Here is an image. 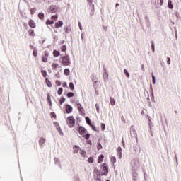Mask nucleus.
Here are the masks:
<instances>
[{"label": "nucleus", "instance_id": "nucleus-37", "mask_svg": "<svg viewBox=\"0 0 181 181\" xmlns=\"http://www.w3.org/2000/svg\"><path fill=\"white\" fill-rule=\"evenodd\" d=\"M47 101L50 105V107H52V100H50V96L49 95H47Z\"/></svg>", "mask_w": 181, "mask_h": 181}, {"label": "nucleus", "instance_id": "nucleus-54", "mask_svg": "<svg viewBox=\"0 0 181 181\" xmlns=\"http://www.w3.org/2000/svg\"><path fill=\"white\" fill-rule=\"evenodd\" d=\"M167 64H170V57H167Z\"/></svg>", "mask_w": 181, "mask_h": 181}, {"label": "nucleus", "instance_id": "nucleus-25", "mask_svg": "<svg viewBox=\"0 0 181 181\" xmlns=\"http://www.w3.org/2000/svg\"><path fill=\"white\" fill-rule=\"evenodd\" d=\"M54 23V21H52L50 19H48L46 22V24L47 25H53Z\"/></svg>", "mask_w": 181, "mask_h": 181}, {"label": "nucleus", "instance_id": "nucleus-52", "mask_svg": "<svg viewBox=\"0 0 181 181\" xmlns=\"http://www.w3.org/2000/svg\"><path fill=\"white\" fill-rule=\"evenodd\" d=\"M133 151L134 152H136L138 151V146H133Z\"/></svg>", "mask_w": 181, "mask_h": 181}, {"label": "nucleus", "instance_id": "nucleus-15", "mask_svg": "<svg viewBox=\"0 0 181 181\" xmlns=\"http://www.w3.org/2000/svg\"><path fill=\"white\" fill-rule=\"evenodd\" d=\"M63 26V21H59L58 23H55V28L59 29V28H62Z\"/></svg>", "mask_w": 181, "mask_h": 181}, {"label": "nucleus", "instance_id": "nucleus-36", "mask_svg": "<svg viewBox=\"0 0 181 181\" xmlns=\"http://www.w3.org/2000/svg\"><path fill=\"white\" fill-rule=\"evenodd\" d=\"M61 50L62 52H66V50H67V47H66V45H62L61 47Z\"/></svg>", "mask_w": 181, "mask_h": 181}, {"label": "nucleus", "instance_id": "nucleus-47", "mask_svg": "<svg viewBox=\"0 0 181 181\" xmlns=\"http://www.w3.org/2000/svg\"><path fill=\"white\" fill-rule=\"evenodd\" d=\"M33 54L35 57H37V51L34 49L33 52Z\"/></svg>", "mask_w": 181, "mask_h": 181}, {"label": "nucleus", "instance_id": "nucleus-45", "mask_svg": "<svg viewBox=\"0 0 181 181\" xmlns=\"http://www.w3.org/2000/svg\"><path fill=\"white\" fill-rule=\"evenodd\" d=\"M35 11H36V8H30V13H31V15H33Z\"/></svg>", "mask_w": 181, "mask_h": 181}, {"label": "nucleus", "instance_id": "nucleus-2", "mask_svg": "<svg viewBox=\"0 0 181 181\" xmlns=\"http://www.w3.org/2000/svg\"><path fill=\"white\" fill-rule=\"evenodd\" d=\"M63 66H70V57L69 56L61 57Z\"/></svg>", "mask_w": 181, "mask_h": 181}, {"label": "nucleus", "instance_id": "nucleus-1", "mask_svg": "<svg viewBox=\"0 0 181 181\" xmlns=\"http://www.w3.org/2000/svg\"><path fill=\"white\" fill-rule=\"evenodd\" d=\"M131 166L133 170L132 172L133 180H136V179H138V173H136L135 170H138V169H139V167L141 166V164L139 163V158L133 159L131 161Z\"/></svg>", "mask_w": 181, "mask_h": 181}, {"label": "nucleus", "instance_id": "nucleus-18", "mask_svg": "<svg viewBox=\"0 0 181 181\" xmlns=\"http://www.w3.org/2000/svg\"><path fill=\"white\" fill-rule=\"evenodd\" d=\"M110 103L111 105H112V106L115 105V99H114L113 98H110Z\"/></svg>", "mask_w": 181, "mask_h": 181}, {"label": "nucleus", "instance_id": "nucleus-10", "mask_svg": "<svg viewBox=\"0 0 181 181\" xmlns=\"http://www.w3.org/2000/svg\"><path fill=\"white\" fill-rule=\"evenodd\" d=\"M66 111L67 114H70L73 111V107L70 105H66Z\"/></svg>", "mask_w": 181, "mask_h": 181}, {"label": "nucleus", "instance_id": "nucleus-11", "mask_svg": "<svg viewBox=\"0 0 181 181\" xmlns=\"http://www.w3.org/2000/svg\"><path fill=\"white\" fill-rule=\"evenodd\" d=\"M103 78L105 81H108V72H107L105 69H104Z\"/></svg>", "mask_w": 181, "mask_h": 181}, {"label": "nucleus", "instance_id": "nucleus-22", "mask_svg": "<svg viewBox=\"0 0 181 181\" xmlns=\"http://www.w3.org/2000/svg\"><path fill=\"white\" fill-rule=\"evenodd\" d=\"M168 7H169V8H170V9H173V4H172V1L168 0Z\"/></svg>", "mask_w": 181, "mask_h": 181}, {"label": "nucleus", "instance_id": "nucleus-63", "mask_svg": "<svg viewBox=\"0 0 181 181\" xmlns=\"http://www.w3.org/2000/svg\"><path fill=\"white\" fill-rule=\"evenodd\" d=\"M51 115H52L54 118H56V114L54 112H51Z\"/></svg>", "mask_w": 181, "mask_h": 181}, {"label": "nucleus", "instance_id": "nucleus-5", "mask_svg": "<svg viewBox=\"0 0 181 181\" xmlns=\"http://www.w3.org/2000/svg\"><path fill=\"white\" fill-rule=\"evenodd\" d=\"M103 175L108 174V165L107 163H103L102 165Z\"/></svg>", "mask_w": 181, "mask_h": 181}, {"label": "nucleus", "instance_id": "nucleus-24", "mask_svg": "<svg viewBox=\"0 0 181 181\" xmlns=\"http://www.w3.org/2000/svg\"><path fill=\"white\" fill-rule=\"evenodd\" d=\"M89 5V9L92 11H95V8H94V4L91 3V4H88Z\"/></svg>", "mask_w": 181, "mask_h": 181}, {"label": "nucleus", "instance_id": "nucleus-13", "mask_svg": "<svg viewBox=\"0 0 181 181\" xmlns=\"http://www.w3.org/2000/svg\"><path fill=\"white\" fill-rule=\"evenodd\" d=\"M45 142H46V140L43 137H41L39 140L40 146L43 147V145L45 144Z\"/></svg>", "mask_w": 181, "mask_h": 181}, {"label": "nucleus", "instance_id": "nucleus-34", "mask_svg": "<svg viewBox=\"0 0 181 181\" xmlns=\"http://www.w3.org/2000/svg\"><path fill=\"white\" fill-rule=\"evenodd\" d=\"M28 33L30 36H35V31L33 30H30Z\"/></svg>", "mask_w": 181, "mask_h": 181}, {"label": "nucleus", "instance_id": "nucleus-59", "mask_svg": "<svg viewBox=\"0 0 181 181\" xmlns=\"http://www.w3.org/2000/svg\"><path fill=\"white\" fill-rule=\"evenodd\" d=\"M87 2L88 5H91V4H93V0H87Z\"/></svg>", "mask_w": 181, "mask_h": 181}, {"label": "nucleus", "instance_id": "nucleus-51", "mask_svg": "<svg viewBox=\"0 0 181 181\" xmlns=\"http://www.w3.org/2000/svg\"><path fill=\"white\" fill-rule=\"evenodd\" d=\"M90 127H92V129H93V131L97 132V128L95 127V126L93 125V124H90Z\"/></svg>", "mask_w": 181, "mask_h": 181}, {"label": "nucleus", "instance_id": "nucleus-16", "mask_svg": "<svg viewBox=\"0 0 181 181\" xmlns=\"http://www.w3.org/2000/svg\"><path fill=\"white\" fill-rule=\"evenodd\" d=\"M103 160H104V155L103 154L100 155L98 158V163H101V162H103Z\"/></svg>", "mask_w": 181, "mask_h": 181}, {"label": "nucleus", "instance_id": "nucleus-50", "mask_svg": "<svg viewBox=\"0 0 181 181\" xmlns=\"http://www.w3.org/2000/svg\"><path fill=\"white\" fill-rule=\"evenodd\" d=\"M42 60L44 63H47V58L46 57H42Z\"/></svg>", "mask_w": 181, "mask_h": 181}, {"label": "nucleus", "instance_id": "nucleus-43", "mask_svg": "<svg viewBox=\"0 0 181 181\" xmlns=\"http://www.w3.org/2000/svg\"><path fill=\"white\" fill-rule=\"evenodd\" d=\"M52 69H56L57 67H59V64H52Z\"/></svg>", "mask_w": 181, "mask_h": 181}, {"label": "nucleus", "instance_id": "nucleus-56", "mask_svg": "<svg viewBox=\"0 0 181 181\" xmlns=\"http://www.w3.org/2000/svg\"><path fill=\"white\" fill-rule=\"evenodd\" d=\"M103 28L104 30H105V32H107V30H108V26L103 25Z\"/></svg>", "mask_w": 181, "mask_h": 181}, {"label": "nucleus", "instance_id": "nucleus-64", "mask_svg": "<svg viewBox=\"0 0 181 181\" xmlns=\"http://www.w3.org/2000/svg\"><path fill=\"white\" fill-rule=\"evenodd\" d=\"M175 158L176 163H177V156H176V154L175 155Z\"/></svg>", "mask_w": 181, "mask_h": 181}, {"label": "nucleus", "instance_id": "nucleus-20", "mask_svg": "<svg viewBox=\"0 0 181 181\" xmlns=\"http://www.w3.org/2000/svg\"><path fill=\"white\" fill-rule=\"evenodd\" d=\"M66 97H68V98H71V97H74V93L72 92H69L66 94Z\"/></svg>", "mask_w": 181, "mask_h": 181}, {"label": "nucleus", "instance_id": "nucleus-27", "mask_svg": "<svg viewBox=\"0 0 181 181\" xmlns=\"http://www.w3.org/2000/svg\"><path fill=\"white\" fill-rule=\"evenodd\" d=\"M86 123L88 124V125H91V124H91V120L89 119L88 117H86Z\"/></svg>", "mask_w": 181, "mask_h": 181}, {"label": "nucleus", "instance_id": "nucleus-46", "mask_svg": "<svg viewBox=\"0 0 181 181\" xmlns=\"http://www.w3.org/2000/svg\"><path fill=\"white\" fill-rule=\"evenodd\" d=\"M80 154L82 155V156H86V151L83 150H81Z\"/></svg>", "mask_w": 181, "mask_h": 181}, {"label": "nucleus", "instance_id": "nucleus-35", "mask_svg": "<svg viewBox=\"0 0 181 181\" xmlns=\"http://www.w3.org/2000/svg\"><path fill=\"white\" fill-rule=\"evenodd\" d=\"M58 131L59 135H61V136H63L64 134L63 132L62 131V128L58 127V129L57 130Z\"/></svg>", "mask_w": 181, "mask_h": 181}, {"label": "nucleus", "instance_id": "nucleus-42", "mask_svg": "<svg viewBox=\"0 0 181 181\" xmlns=\"http://www.w3.org/2000/svg\"><path fill=\"white\" fill-rule=\"evenodd\" d=\"M151 49H152L153 53H155V44H153V41H152Z\"/></svg>", "mask_w": 181, "mask_h": 181}, {"label": "nucleus", "instance_id": "nucleus-55", "mask_svg": "<svg viewBox=\"0 0 181 181\" xmlns=\"http://www.w3.org/2000/svg\"><path fill=\"white\" fill-rule=\"evenodd\" d=\"M56 84L57 86H62V82H60V81H56Z\"/></svg>", "mask_w": 181, "mask_h": 181}, {"label": "nucleus", "instance_id": "nucleus-12", "mask_svg": "<svg viewBox=\"0 0 181 181\" xmlns=\"http://www.w3.org/2000/svg\"><path fill=\"white\" fill-rule=\"evenodd\" d=\"M29 26L33 29H35V28H36V23H35L33 20H30Z\"/></svg>", "mask_w": 181, "mask_h": 181}, {"label": "nucleus", "instance_id": "nucleus-32", "mask_svg": "<svg viewBox=\"0 0 181 181\" xmlns=\"http://www.w3.org/2000/svg\"><path fill=\"white\" fill-rule=\"evenodd\" d=\"M38 17L40 18V19H43L45 18V13H40L38 14Z\"/></svg>", "mask_w": 181, "mask_h": 181}, {"label": "nucleus", "instance_id": "nucleus-26", "mask_svg": "<svg viewBox=\"0 0 181 181\" xmlns=\"http://www.w3.org/2000/svg\"><path fill=\"white\" fill-rule=\"evenodd\" d=\"M64 74H65L66 76H70V69H64Z\"/></svg>", "mask_w": 181, "mask_h": 181}, {"label": "nucleus", "instance_id": "nucleus-44", "mask_svg": "<svg viewBox=\"0 0 181 181\" xmlns=\"http://www.w3.org/2000/svg\"><path fill=\"white\" fill-rule=\"evenodd\" d=\"M54 124V126L56 127L57 130H58L59 128H60V124H59L57 122H55Z\"/></svg>", "mask_w": 181, "mask_h": 181}, {"label": "nucleus", "instance_id": "nucleus-6", "mask_svg": "<svg viewBox=\"0 0 181 181\" xmlns=\"http://www.w3.org/2000/svg\"><path fill=\"white\" fill-rule=\"evenodd\" d=\"M77 107H78V110L80 114H81V115H85V113H84V112H85V111H84V107H83V106L81 105V104L78 103Z\"/></svg>", "mask_w": 181, "mask_h": 181}, {"label": "nucleus", "instance_id": "nucleus-4", "mask_svg": "<svg viewBox=\"0 0 181 181\" xmlns=\"http://www.w3.org/2000/svg\"><path fill=\"white\" fill-rule=\"evenodd\" d=\"M59 11V6L56 5H51L48 7L49 13H56Z\"/></svg>", "mask_w": 181, "mask_h": 181}, {"label": "nucleus", "instance_id": "nucleus-21", "mask_svg": "<svg viewBox=\"0 0 181 181\" xmlns=\"http://www.w3.org/2000/svg\"><path fill=\"white\" fill-rule=\"evenodd\" d=\"M124 73L126 77H127L128 78H129V77H130L131 75L129 74V72H128V70L124 69Z\"/></svg>", "mask_w": 181, "mask_h": 181}, {"label": "nucleus", "instance_id": "nucleus-49", "mask_svg": "<svg viewBox=\"0 0 181 181\" xmlns=\"http://www.w3.org/2000/svg\"><path fill=\"white\" fill-rule=\"evenodd\" d=\"M101 129L102 131H104L105 129V124L104 123L101 124Z\"/></svg>", "mask_w": 181, "mask_h": 181}, {"label": "nucleus", "instance_id": "nucleus-41", "mask_svg": "<svg viewBox=\"0 0 181 181\" xmlns=\"http://www.w3.org/2000/svg\"><path fill=\"white\" fill-rule=\"evenodd\" d=\"M86 141L90 139V134H86L85 136H82Z\"/></svg>", "mask_w": 181, "mask_h": 181}, {"label": "nucleus", "instance_id": "nucleus-38", "mask_svg": "<svg viewBox=\"0 0 181 181\" xmlns=\"http://www.w3.org/2000/svg\"><path fill=\"white\" fill-rule=\"evenodd\" d=\"M152 78H153V84H156V78L155 77V75L152 74Z\"/></svg>", "mask_w": 181, "mask_h": 181}, {"label": "nucleus", "instance_id": "nucleus-28", "mask_svg": "<svg viewBox=\"0 0 181 181\" xmlns=\"http://www.w3.org/2000/svg\"><path fill=\"white\" fill-rule=\"evenodd\" d=\"M63 93V88H59L57 90L58 95H62V93Z\"/></svg>", "mask_w": 181, "mask_h": 181}, {"label": "nucleus", "instance_id": "nucleus-62", "mask_svg": "<svg viewBox=\"0 0 181 181\" xmlns=\"http://www.w3.org/2000/svg\"><path fill=\"white\" fill-rule=\"evenodd\" d=\"M118 154L119 155V159H121L122 158V151L119 152Z\"/></svg>", "mask_w": 181, "mask_h": 181}, {"label": "nucleus", "instance_id": "nucleus-17", "mask_svg": "<svg viewBox=\"0 0 181 181\" xmlns=\"http://www.w3.org/2000/svg\"><path fill=\"white\" fill-rule=\"evenodd\" d=\"M53 54L54 57H59V56H60V52L57 50H54Z\"/></svg>", "mask_w": 181, "mask_h": 181}, {"label": "nucleus", "instance_id": "nucleus-60", "mask_svg": "<svg viewBox=\"0 0 181 181\" xmlns=\"http://www.w3.org/2000/svg\"><path fill=\"white\" fill-rule=\"evenodd\" d=\"M117 151L119 152H122V148H121V146H119L117 148Z\"/></svg>", "mask_w": 181, "mask_h": 181}, {"label": "nucleus", "instance_id": "nucleus-33", "mask_svg": "<svg viewBox=\"0 0 181 181\" xmlns=\"http://www.w3.org/2000/svg\"><path fill=\"white\" fill-rule=\"evenodd\" d=\"M69 88L70 90H74V83H73V82L69 83Z\"/></svg>", "mask_w": 181, "mask_h": 181}, {"label": "nucleus", "instance_id": "nucleus-29", "mask_svg": "<svg viewBox=\"0 0 181 181\" xmlns=\"http://www.w3.org/2000/svg\"><path fill=\"white\" fill-rule=\"evenodd\" d=\"M150 93H151V97L153 100V89L152 88V84L150 85Z\"/></svg>", "mask_w": 181, "mask_h": 181}, {"label": "nucleus", "instance_id": "nucleus-3", "mask_svg": "<svg viewBox=\"0 0 181 181\" xmlns=\"http://www.w3.org/2000/svg\"><path fill=\"white\" fill-rule=\"evenodd\" d=\"M67 124L69 128H73L76 124V119L72 116H70L67 118Z\"/></svg>", "mask_w": 181, "mask_h": 181}, {"label": "nucleus", "instance_id": "nucleus-40", "mask_svg": "<svg viewBox=\"0 0 181 181\" xmlns=\"http://www.w3.org/2000/svg\"><path fill=\"white\" fill-rule=\"evenodd\" d=\"M88 162H89V163H93V162H94V158L93 157H89Z\"/></svg>", "mask_w": 181, "mask_h": 181}, {"label": "nucleus", "instance_id": "nucleus-57", "mask_svg": "<svg viewBox=\"0 0 181 181\" xmlns=\"http://www.w3.org/2000/svg\"><path fill=\"white\" fill-rule=\"evenodd\" d=\"M78 26H79L80 30H83V27L81 26V22H78Z\"/></svg>", "mask_w": 181, "mask_h": 181}, {"label": "nucleus", "instance_id": "nucleus-8", "mask_svg": "<svg viewBox=\"0 0 181 181\" xmlns=\"http://www.w3.org/2000/svg\"><path fill=\"white\" fill-rule=\"evenodd\" d=\"M130 129H131V131L133 132L134 136L136 138V144H138V134H136V131L135 130V127L132 126Z\"/></svg>", "mask_w": 181, "mask_h": 181}, {"label": "nucleus", "instance_id": "nucleus-23", "mask_svg": "<svg viewBox=\"0 0 181 181\" xmlns=\"http://www.w3.org/2000/svg\"><path fill=\"white\" fill-rule=\"evenodd\" d=\"M65 101H66V98L64 97L61 98V99L59 100L60 105H63V103H64Z\"/></svg>", "mask_w": 181, "mask_h": 181}, {"label": "nucleus", "instance_id": "nucleus-14", "mask_svg": "<svg viewBox=\"0 0 181 181\" xmlns=\"http://www.w3.org/2000/svg\"><path fill=\"white\" fill-rule=\"evenodd\" d=\"M73 149H74V153H78V151H80V147L78 146H77V145H75V146H74V147H73Z\"/></svg>", "mask_w": 181, "mask_h": 181}, {"label": "nucleus", "instance_id": "nucleus-61", "mask_svg": "<svg viewBox=\"0 0 181 181\" xmlns=\"http://www.w3.org/2000/svg\"><path fill=\"white\" fill-rule=\"evenodd\" d=\"M58 16L57 15H54L52 16V19H57Z\"/></svg>", "mask_w": 181, "mask_h": 181}, {"label": "nucleus", "instance_id": "nucleus-7", "mask_svg": "<svg viewBox=\"0 0 181 181\" xmlns=\"http://www.w3.org/2000/svg\"><path fill=\"white\" fill-rule=\"evenodd\" d=\"M78 131H79L80 135H84V134H87V129H86V128H84L82 126H80L78 127Z\"/></svg>", "mask_w": 181, "mask_h": 181}, {"label": "nucleus", "instance_id": "nucleus-58", "mask_svg": "<svg viewBox=\"0 0 181 181\" xmlns=\"http://www.w3.org/2000/svg\"><path fill=\"white\" fill-rule=\"evenodd\" d=\"M94 12H95V11H90V18H92V16H94Z\"/></svg>", "mask_w": 181, "mask_h": 181}, {"label": "nucleus", "instance_id": "nucleus-19", "mask_svg": "<svg viewBox=\"0 0 181 181\" xmlns=\"http://www.w3.org/2000/svg\"><path fill=\"white\" fill-rule=\"evenodd\" d=\"M45 81L48 87H52V82L50 80H49V78H46Z\"/></svg>", "mask_w": 181, "mask_h": 181}, {"label": "nucleus", "instance_id": "nucleus-30", "mask_svg": "<svg viewBox=\"0 0 181 181\" xmlns=\"http://www.w3.org/2000/svg\"><path fill=\"white\" fill-rule=\"evenodd\" d=\"M71 32V28L69 27L65 28V33H70Z\"/></svg>", "mask_w": 181, "mask_h": 181}, {"label": "nucleus", "instance_id": "nucleus-9", "mask_svg": "<svg viewBox=\"0 0 181 181\" xmlns=\"http://www.w3.org/2000/svg\"><path fill=\"white\" fill-rule=\"evenodd\" d=\"M54 162L55 165H57V166H59L60 169H62V163H60V159H59L58 158H55L54 159Z\"/></svg>", "mask_w": 181, "mask_h": 181}, {"label": "nucleus", "instance_id": "nucleus-53", "mask_svg": "<svg viewBox=\"0 0 181 181\" xmlns=\"http://www.w3.org/2000/svg\"><path fill=\"white\" fill-rule=\"evenodd\" d=\"M111 160L113 162V163H115V162H117V158H115V157H112Z\"/></svg>", "mask_w": 181, "mask_h": 181}, {"label": "nucleus", "instance_id": "nucleus-39", "mask_svg": "<svg viewBox=\"0 0 181 181\" xmlns=\"http://www.w3.org/2000/svg\"><path fill=\"white\" fill-rule=\"evenodd\" d=\"M98 150L100 151V149H103V146L101 145V143L98 142L97 146Z\"/></svg>", "mask_w": 181, "mask_h": 181}, {"label": "nucleus", "instance_id": "nucleus-48", "mask_svg": "<svg viewBox=\"0 0 181 181\" xmlns=\"http://www.w3.org/2000/svg\"><path fill=\"white\" fill-rule=\"evenodd\" d=\"M95 107H96L97 112H100V105H98V103H97L95 105Z\"/></svg>", "mask_w": 181, "mask_h": 181}, {"label": "nucleus", "instance_id": "nucleus-31", "mask_svg": "<svg viewBox=\"0 0 181 181\" xmlns=\"http://www.w3.org/2000/svg\"><path fill=\"white\" fill-rule=\"evenodd\" d=\"M41 73H42L43 77H45V78L47 77V72H46V71L42 70Z\"/></svg>", "mask_w": 181, "mask_h": 181}]
</instances>
